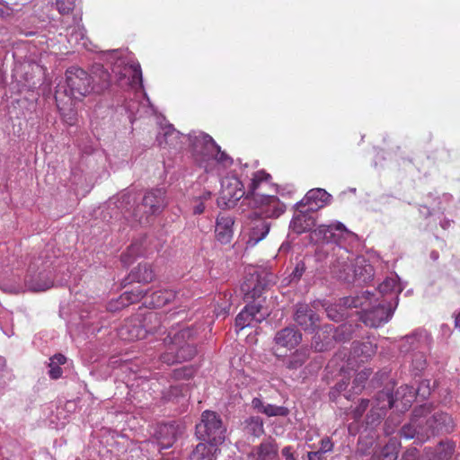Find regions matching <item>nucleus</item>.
Returning a JSON list of instances; mask_svg holds the SVG:
<instances>
[{"label":"nucleus","instance_id":"4468645a","mask_svg":"<svg viewBox=\"0 0 460 460\" xmlns=\"http://www.w3.org/2000/svg\"><path fill=\"white\" fill-rule=\"evenodd\" d=\"M316 232L324 242L337 244L334 253L339 252L340 248H344L343 245L347 241H350L355 237V234L341 222L322 225L317 228Z\"/></svg>","mask_w":460,"mask_h":460},{"label":"nucleus","instance_id":"49530a36","mask_svg":"<svg viewBox=\"0 0 460 460\" xmlns=\"http://www.w3.org/2000/svg\"><path fill=\"white\" fill-rule=\"evenodd\" d=\"M159 433L162 435L165 433L166 435H169L168 438H164L166 441H162L161 443L164 447H169L173 441L175 440V429L173 425H163L160 427Z\"/></svg>","mask_w":460,"mask_h":460},{"label":"nucleus","instance_id":"de8ad7c7","mask_svg":"<svg viewBox=\"0 0 460 460\" xmlns=\"http://www.w3.org/2000/svg\"><path fill=\"white\" fill-rule=\"evenodd\" d=\"M367 378L368 374L365 371H361L356 375L351 387L353 394H358L362 391Z\"/></svg>","mask_w":460,"mask_h":460},{"label":"nucleus","instance_id":"393cba45","mask_svg":"<svg viewBox=\"0 0 460 460\" xmlns=\"http://www.w3.org/2000/svg\"><path fill=\"white\" fill-rule=\"evenodd\" d=\"M353 272L349 276H343L347 283H357L358 285L370 281L374 277L373 266L364 258L357 257L354 259Z\"/></svg>","mask_w":460,"mask_h":460},{"label":"nucleus","instance_id":"c9c22d12","mask_svg":"<svg viewBox=\"0 0 460 460\" xmlns=\"http://www.w3.org/2000/svg\"><path fill=\"white\" fill-rule=\"evenodd\" d=\"M360 325L353 321L346 322L337 327L333 325L335 341L347 342L352 338L358 336V331Z\"/></svg>","mask_w":460,"mask_h":460},{"label":"nucleus","instance_id":"2eb2a0df","mask_svg":"<svg viewBox=\"0 0 460 460\" xmlns=\"http://www.w3.org/2000/svg\"><path fill=\"white\" fill-rule=\"evenodd\" d=\"M368 302L370 303V300L366 294L342 297L338 304L327 307V316L332 321H341L344 317L352 316L349 310L358 309Z\"/></svg>","mask_w":460,"mask_h":460},{"label":"nucleus","instance_id":"79ce46f5","mask_svg":"<svg viewBox=\"0 0 460 460\" xmlns=\"http://www.w3.org/2000/svg\"><path fill=\"white\" fill-rule=\"evenodd\" d=\"M456 450V443L453 440L440 441L434 448L429 460H448Z\"/></svg>","mask_w":460,"mask_h":460},{"label":"nucleus","instance_id":"9d476101","mask_svg":"<svg viewBox=\"0 0 460 460\" xmlns=\"http://www.w3.org/2000/svg\"><path fill=\"white\" fill-rule=\"evenodd\" d=\"M420 393V388L415 389L411 385H402L395 392V394H379L377 400L386 399L387 403L376 408L373 406L370 414L367 415V423L374 424V422L379 421L385 415L387 409H391L395 405V402L401 400L402 404L404 408L411 406L417 394Z\"/></svg>","mask_w":460,"mask_h":460},{"label":"nucleus","instance_id":"b1692460","mask_svg":"<svg viewBox=\"0 0 460 460\" xmlns=\"http://www.w3.org/2000/svg\"><path fill=\"white\" fill-rule=\"evenodd\" d=\"M294 320L305 332H314L316 330L319 316L307 304L299 303L296 305Z\"/></svg>","mask_w":460,"mask_h":460},{"label":"nucleus","instance_id":"dca6fc26","mask_svg":"<svg viewBox=\"0 0 460 460\" xmlns=\"http://www.w3.org/2000/svg\"><path fill=\"white\" fill-rule=\"evenodd\" d=\"M250 202L261 208L264 217H279L286 210V206L275 195L260 194L255 191Z\"/></svg>","mask_w":460,"mask_h":460},{"label":"nucleus","instance_id":"bf43d9fd","mask_svg":"<svg viewBox=\"0 0 460 460\" xmlns=\"http://www.w3.org/2000/svg\"><path fill=\"white\" fill-rule=\"evenodd\" d=\"M49 361L56 365H64L66 362V358L62 354H55L53 357L49 358Z\"/></svg>","mask_w":460,"mask_h":460},{"label":"nucleus","instance_id":"6ab92c4d","mask_svg":"<svg viewBox=\"0 0 460 460\" xmlns=\"http://www.w3.org/2000/svg\"><path fill=\"white\" fill-rule=\"evenodd\" d=\"M118 335L121 340L133 341L146 338V331L141 323V314H138L127 319L118 330Z\"/></svg>","mask_w":460,"mask_h":460},{"label":"nucleus","instance_id":"a19ab883","mask_svg":"<svg viewBox=\"0 0 460 460\" xmlns=\"http://www.w3.org/2000/svg\"><path fill=\"white\" fill-rule=\"evenodd\" d=\"M131 280L138 283H150L155 279V272L147 263H140L129 274Z\"/></svg>","mask_w":460,"mask_h":460},{"label":"nucleus","instance_id":"338daca9","mask_svg":"<svg viewBox=\"0 0 460 460\" xmlns=\"http://www.w3.org/2000/svg\"><path fill=\"white\" fill-rule=\"evenodd\" d=\"M290 249H291L290 243L288 242H285L280 245L279 252L280 253H288L290 251Z\"/></svg>","mask_w":460,"mask_h":460},{"label":"nucleus","instance_id":"ddd939ff","mask_svg":"<svg viewBox=\"0 0 460 460\" xmlns=\"http://www.w3.org/2000/svg\"><path fill=\"white\" fill-rule=\"evenodd\" d=\"M432 342L429 332L425 329L418 328L400 340L398 349L400 354L406 357L419 351H429Z\"/></svg>","mask_w":460,"mask_h":460},{"label":"nucleus","instance_id":"5701e85b","mask_svg":"<svg viewBox=\"0 0 460 460\" xmlns=\"http://www.w3.org/2000/svg\"><path fill=\"white\" fill-rule=\"evenodd\" d=\"M183 140L187 141V135H182L172 124L162 127L156 137V141L161 147L168 146L172 149H181Z\"/></svg>","mask_w":460,"mask_h":460},{"label":"nucleus","instance_id":"473e14b6","mask_svg":"<svg viewBox=\"0 0 460 460\" xmlns=\"http://www.w3.org/2000/svg\"><path fill=\"white\" fill-rule=\"evenodd\" d=\"M427 424L431 434L438 432H451L454 428L453 420L450 415L445 412H437L427 420Z\"/></svg>","mask_w":460,"mask_h":460},{"label":"nucleus","instance_id":"f257e3e1","mask_svg":"<svg viewBox=\"0 0 460 460\" xmlns=\"http://www.w3.org/2000/svg\"><path fill=\"white\" fill-rule=\"evenodd\" d=\"M187 141L193 159L206 172L219 176L233 165L234 159L208 134L192 131L187 135Z\"/></svg>","mask_w":460,"mask_h":460},{"label":"nucleus","instance_id":"4be33fe9","mask_svg":"<svg viewBox=\"0 0 460 460\" xmlns=\"http://www.w3.org/2000/svg\"><path fill=\"white\" fill-rule=\"evenodd\" d=\"M182 311H173L170 313V314L164 317L157 312L150 311L146 313L145 314H141V323L143 327L146 331V335L148 333L155 334L164 332L166 330L165 323L169 318L181 314Z\"/></svg>","mask_w":460,"mask_h":460},{"label":"nucleus","instance_id":"3c124183","mask_svg":"<svg viewBox=\"0 0 460 460\" xmlns=\"http://www.w3.org/2000/svg\"><path fill=\"white\" fill-rule=\"evenodd\" d=\"M369 406L367 399H362L359 404L352 411L351 414L355 420H358Z\"/></svg>","mask_w":460,"mask_h":460},{"label":"nucleus","instance_id":"5fc2aeb1","mask_svg":"<svg viewBox=\"0 0 460 460\" xmlns=\"http://www.w3.org/2000/svg\"><path fill=\"white\" fill-rule=\"evenodd\" d=\"M333 448V443L329 437H325L321 440L320 449L318 452H321V455L324 453L331 452Z\"/></svg>","mask_w":460,"mask_h":460},{"label":"nucleus","instance_id":"774afa93","mask_svg":"<svg viewBox=\"0 0 460 460\" xmlns=\"http://www.w3.org/2000/svg\"><path fill=\"white\" fill-rule=\"evenodd\" d=\"M419 212L424 217H428L431 214L430 209L426 206H420Z\"/></svg>","mask_w":460,"mask_h":460},{"label":"nucleus","instance_id":"9b49d317","mask_svg":"<svg viewBox=\"0 0 460 460\" xmlns=\"http://www.w3.org/2000/svg\"><path fill=\"white\" fill-rule=\"evenodd\" d=\"M166 205L167 199L164 189L150 190L145 194L140 207L134 211L133 217L140 224H146L149 222L150 216L160 214Z\"/></svg>","mask_w":460,"mask_h":460},{"label":"nucleus","instance_id":"6e6552de","mask_svg":"<svg viewBox=\"0 0 460 460\" xmlns=\"http://www.w3.org/2000/svg\"><path fill=\"white\" fill-rule=\"evenodd\" d=\"M110 56L112 73L118 80L119 82L126 80V84L131 86L138 84L143 90V76L139 63L122 57L118 49L111 50Z\"/></svg>","mask_w":460,"mask_h":460},{"label":"nucleus","instance_id":"864d4df0","mask_svg":"<svg viewBox=\"0 0 460 460\" xmlns=\"http://www.w3.org/2000/svg\"><path fill=\"white\" fill-rule=\"evenodd\" d=\"M62 369L59 365L53 364L52 362H49V376L51 379H58L62 376Z\"/></svg>","mask_w":460,"mask_h":460},{"label":"nucleus","instance_id":"f704fd0d","mask_svg":"<svg viewBox=\"0 0 460 460\" xmlns=\"http://www.w3.org/2000/svg\"><path fill=\"white\" fill-rule=\"evenodd\" d=\"M252 407L258 412L263 413L268 417H286L289 413V410L287 407L278 406L270 403L265 404L263 401L258 397L252 399Z\"/></svg>","mask_w":460,"mask_h":460},{"label":"nucleus","instance_id":"58836bf2","mask_svg":"<svg viewBox=\"0 0 460 460\" xmlns=\"http://www.w3.org/2000/svg\"><path fill=\"white\" fill-rule=\"evenodd\" d=\"M231 294L228 292L219 293L214 297V314L217 318H225L229 314L231 302Z\"/></svg>","mask_w":460,"mask_h":460},{"label":"nucleus","instance_id":"680f3d73","mask_svg":"<svg viewBox=\"0 0 460 460\" xmlns=\"http://www.w3.org/2000/svg\"><path fill=\"white\" fill-rule=\"evenodd\" d=\"M197 204L193 207V214L195 215H200L205 210V205L202 201H199V199L196 200Z\"/></svg>","mask_w":460,"mask_h":460},{"label":"nucleus","instance_id":"09e8293b","mask_svg":"<svg viewBox=\"0 0 460 460\" xmlns=\"http://www.w3.org/2000/svg\"><path fill=\"white\" fill-rule=\"evenodd\" d=\"M75 0H56V7L59 13L67 14L75 8Z\"/></svg>","mask_w":460,"mask_h":460},{"label":"nucleus","instance_id":"7ed1b4c3","mask_svg":"<svg viewBox=\"0 0 460 460\" xmlns=\"http://www.w3.org/2000/svg\"><path fill=\"white\" fill-rule=\"evenodd\" d=\"M198 332L190 326L178 324L172 326L164 339L166 351L160 356V360L168 366L192 359L197 354L195 341Z\"/></svg>","mask_w":460,"mask_h":460},{"label":"nucleus","instance_id":"4c0bfd02","mask_svg":"<svg viewBox=\"0 0 460 460\" xmlns=\"http://www.w3.org/2000/svg\"><path fill=\"white\" fill-rule=\"evenodd\" d=\"M218 445L200 442L199 443L190 456V460H215L218 450Z\"/></svg>","mask_w":460,"mask_h":460},{"label":"nucleus","instance_id":"f03ea898","mask_svg":"<svg viewBox=\"0 0 460 460\" xmlns=\"http://www.w3.org/2000/svg\"><path fill=\"white\" fill-rule=\"evenodd\" d=\"M273 281V275L267 272L259 273L254 271L251 273L241 286L242 292L244 294V299H253L248 303L235 318V326L239 330L252 326L264 321L269 315L270 311L265 309L261 302L256 301L263 290Z\"/></svg>","mask_w":460,"mask_h":460},{"label":"nucleus","instance_id":"f8f14e48","mask_svg":"<svg viewBox=\"0 0 460 460\" xmlns=\"http://www.w3.org/2000/svg\"><path fill=\"white\" fill-rule=\"evenodd\" d=\"M139 298H145L144 303L153 307H162L172 301L179 302L181 304L182 303L181 298L180 297V292H175L167 288L152 290L150 293L141 290L137 295L125 293L120 297L122 300V305H125L124 300H128L129 303H134Z\"/></svg>","mask_w":460,"mask_h":460},{"label":"nucleus","instance_id":"7c9ffc66","mask_svg":"<svg viewBox=\"0 0 460 460\" xmlns=\"http://www.w3.org/2000/svg\"><path fill=\"white\" fill-rule=\"evenodd\" d=\"M334 341L333 325L326 324L315 332L311 346L316 351H324L331 349Z\"/></svg>","mask_w":460,"mask_h":460},{"label":"nucleus","instance_id":"72a5a7b5","mask_svg":"<svg viewBox=\"0 0 460 460\" xmlns=\"http://www.w3.org/2000/svg\"><path fill=\"white\" fill-rule=\"evenodd\" d=\"M234 220L231 217L219 216L217 218L215 234L217 240L222 244H227L233 238Z\"/></svg>","mask_w":460,"mask_h":460},{"label":"nucleus","instance_id":"2f4dec72","mask_svg":"<svg viewBox=\"0 0 460 460\" xmlns=\"http://www.w3.org/2000/svg\"><path fill=\"white\" fill-rule=\"evenodd\" d=\"M279 360L282 361L283 366L288 370H297L309 358L310 350L307 348H300L287 357L276 355Z\"/></svg>","mask_w":460,"mask_h":460},{"label":"nucleus","instance_id":"c756f323","mask_svg":"<svg viewBox=\"0 0 460 460\" xmlns=\"http://www.w3.org/2000/svg\"><path fill=\"white\" fill-rule=\"evenodd\" d=\"M102 319L101 312L94 306L85 305L80 314L81 324L87 332H99L102 327V324H101Z\"/></svg>","mask_w":460,"mask_h":460},{"label":"nucleus","instance_id":"4d7b16f0","mask_svg":"<svg viewBox=\"0 0 460 460\" xmlns=\"http://www.w3.org/2000/svg\"><path fill=\"white\" fill-rule=\"evenodd\" d=\"M417 449L410 448L403 453L401 460H417Z\"/></svg>","mask_w":460,"mask_h":460},{"label":"nucleus","instance_id":"20e7f679","mask_svg":"<svg viewBox=\"0 0 460 460\" xmlns=\"http://www.w3.org/2000/svg\"><path fill=\"white\" fill-rule=\"evenodd\" d=\"M252 175L246 190L243 181L234 174L222 178L220 196L217 199L218 206L227 208H233L242 198L251 201L254 192L261 185L267 184L271 178L270 174L264 171L254 172Z\"/></svg>","mask_w":460,"mask_h":460},{"label":"nucleus","instance_id":"c85d7f7f","mask_svg":"<svg viewBox=\"0 0 460 460\" xmlns=\"http://www.w3.org/2000/svg\"><path fill=\"white\" fill-rule=\"evenodd\" d=\"M302 341V333L295 326H288L278 331L274 336L275 344L292 349Z\"/></svg>","mask_w":460,"mask_h":460},{"label":"nucleus","instance_id":"e2e57ef3","mask_svg":"<svg viewBox=\"0 0 460 460\" xmlns=\"http://www.w3.org/2000/svg\"><path fill=\"white\" fill-rule=\"evenodd\" d=\"M348 385L349 381L342 379L334 385V388L341 394L342 392L346 391Z\"/></svg>","mask_w":460,"mask_h":460},{"label":"nucleus","instance_id":"aec40b11","mask_svg":"<svg viewBox=\"0 0 460 460\" xmlns=\"http://www.w3.org/2000/svg\"><path fill=\"white\" fill-rule=\"evenodd\" d=\"M149 243V238L146 235L134 240L120 256L123 265L129 266L137 258L153 253V249L148 246Z\"/></svg>","mask_w":460,"mask_h":460},{"label":"nucleus","instance_id":"052dcab7","mask_svg":"<svg viewBox=\"0 0 460 460\" xmlns=\"http://www.w3.org/2000/svg\"><path fill=\"white\" fill-rule=\"evenodd\" d=\"M84 37V31L83 28H77L74 32L71 33L69 41L75 39V41L83 40Z\"/></svg>","mask_w":460,"mask_h":460},{"label":"nucleus","instance_id":"bb28decb","mask_svg":"<svg viewBox=\"0 0 460 460\" xmlns=\"http://www.w3.org/2000/svg\"><path fill=\"white\" fill-rule=\"evenodd\" d=\"M250 456L254 457V460H280L279 445L271 437L263 439L260 445L254 447Z\"/></svg>","mask_w":460,"mask_h":460},{"label":"nucleus","instance_id":"1a4fd4ad","mask_svg":"<svg viewBox=\"0 0 460 460\" xmlns=\"http://www.w3.org/2000/svg\"><path fill=\"white\" fill-rule=\"evenodd\" d=\"M226 429L220 416L212 411H204L196 425V436L199 440L220 445L225 441Z\"/></svg>","mask_w":460,"mask_h":460},{"label":"nucleus","instance_id":"6e6d98bb","mask_svg":"<svg viewBox=\"0 0 460 460\" xmlns=\"http://www.w3.org/2000/svg\"><path fill=\"white\" fill-rule=\"evenodd\" d=\"M31 2V0H22V1H18V0H15L13 2H12L11 4H9L8 2L4 1V0H0V4L1 5H4V6H6L8 9L12 10L11 8V5H21V6H25L26 4H28L29 3Z\"/></svg>","mask_w":460,"mask_h":460},{"label":"nucleus","instance_id":"0eeeda50","mask_svg":"<svg viewBox=\"0 0 460 460\" xmlns=\"http://www.w3.org/2000/svg\"><path fill=\"white\" fill-rule=\"evenodd\" d=\"M54 261L48 256L47 252L30 263L29 274L25 285L31 291H45L53 286L52 274L49 269Z\"/></svg>","mask_w":460,"mask_h":460},{"label":"nucleus","instance_id":"13d9d810","mask_svg":"<svg viewBox=\"0 0 460 460\" xmlns=\"http://www.w3.org/2000/svg\"><path fill=\"white\" fill-rule=\"evenodd\" d=\"M281 454L285 460H296V457L294 456V451L293 447L291 446H287L282 448Z\"/></svg>","mask_w":460,"mask_h":460},{"label":"nucleus","instance_id":"a18cd8bd","mask_svg":"<svg viewBox=\"0 0 460 460\" xmlns=\"http://www.w3.org/2000/svg\"><path fill=\"white\" fill-rule=\"evenodd\" d=\"M383 460H395L398 456V447L396 442H389L381 452Z\"/></svg>","mask_w":460,"mask_h":460},{"label":"nucleus","instance_id":"c03bdc74","mask_svg":"<svg viewBox=\"0 0 460 460\" xmlns=\"http://www.w3.org/2000/svg\"><path fill=\"white\" fill-rule=\"evenodd\" d=\"M188 388L183 385H171L167 390L163 392V398L165 401L178 400L181 396H185Z\"/></svg>","mask_w":460,"mask_h":460},{"label":"nucleus","instance_id":"8fccbe9b","mask_svg":"<svg viewBox=\"0 0 460 460\" xmlns=\"http://www.w3.org/2000/svg\"><path fill=\"white\" fill-rule=\"evenodd\" d=\"M401 437L406 439L413 438L417 434V425L415 421L402 426L400 431Z\"/></svg>","mask_w":460,"mask_h":460},{"label":"nucleus","instance_id":"37998d69","mask_svg":"<svg viewBox=\"0 0 460 460\" xmlns=\"http://www.w3.org/2000/svg\"><path fill=\"white\" fill-rule=\"evenodd\" d=\"M427 352L428 351H419L405 357L411 363V371L413 375H420L427 367Z\"/></svg>","mask_w":460,"mask_h":460},{"label":"nucleus","instance_id":"ea45409f","mask_svg":"<svg viewBox=\"0 0 460 460\" xmlns=\"http://www.w3.org/2000/svg\"><path fill=\"white\" fill-rule=\"evenodd\" d=\"M245 434L254 438H260L264 433V422L260 416H250L243 422Z\"/></svg>","mask_w":460,"mask_h":460},{"label":"nucleus","instance_id":"0e129e2a","mask_svg":"<svg viewBox=\"0 0 460 460\" xmlns=\"http://www.w3.org/2000/svg\"><path fill=\"white\" fill-rule=\"evenodd\" d=\"M308 460H322L321 452L313 451L307 454Z\"/></svg>","mask_w":460,"mask_h":460},{"label":"nucleus","instance_id":"cd10ccee","mask_svg":"<svg viewBox=\"0 0 460 460\" xmlns=\"http://www.w3.org/2000/svg\"><path fill=\"white\" fill-rule=\"evenodd\" d=\"M271 224L261 217H257L251 221L246 244L249 247L255 246L263 240L270 232Z\"/></svg>","mask_w":460,"mask_h":460},{"label":"nucleus","instance_id":"412c9836","mask_svg":"<svg viewBox=\"0 0 460 460\" xmlns=\"http://www.w3.org/2000/svg\"><path fill=\"white\" fill-rule=\"evenodd\" d=\"M334 254L336 258L332 262L331 272L333 277L347 283V279L343 276H349L353 272L354 259H350L349 252L345 248H340L339 252Z\"/></svg>","mask_w":460,"mask_h":460},{"label":"nucleus","instance_id":"39448f33","mask_svg":"<svg viewBox=\"0 0 460 460\" xmlns=\"http://www.w3.org/2000/svg\"><path fill=\"white\" fill-rule=\"evenodd\" d=\"M99 81L95 80L85 70L72 66L66 71V95L75 99H81L92 92L102 93L111 85L110 73L100 67L97 69Z\"/></svg>","mask_w":460,"mask_h":460},{"label":"nucleus","instance_id":"69168bd1","mask_svg":"<svg viewBox=\"0 0 460 460\" xmlns=\"http://www.w3.org/2000/svg\"><path fill=\"white\" fill-rule=\"evenodd\" d=\"M340 394H341V393H340V392H338V391L334 388V386H333V387H332V389H331V390H330V392H329V398H330V400H331V401H333V402H334V401H336V400H337V398L340 396Z\"/></svg>","mask_w":460,"mask_h":460},{"label":"nucleus","instance_id":"e433bc0d","mask_svg":"<svg viewBox=\"0 0 460 460\" xmlns=\"http://www.w3.org/2000/svg\"><path fill=\"white\" fill-rule=\"evenodd\" d=\"M352 355L358 358L361 362L371 358L376 352L377 344L372 341H354L352 343Z\"/></svg>","mask_w":460,"mask_h":460},{"label":"nucleus","instance_id":"f3484780","mask_svg":"<svg viewBox=\"0 0 460 460\" xmlns=\"http://www.w3.org/2000/svg\"><path fill=\"white\" fill-rule=\"evenodd\" d=\"M399 277L396 274H393L384 279L377 288V293L374 294V298H379V301L387 303H394L398 305L399 294L402 291L403 287L398 281Z\"/></svg>","mask_w":460,"mask_h":460},{"label":"nucleus","instance_id":"a878e982","mask_svg":"<svg viewBox=\"0 0 460 460\" xmlns=\"http://www.w3.org/2000/svg\"><path fill=\"white\" fill-rule=\"evenodd\" d=\"M295 208L296 212L290 221L289 229L297 234L311 231L315 226L313 212L305 208Z\"/></svg>","mask_w":460,"mask_h":460},{"label":"nucleus","instance_id":"a211bd4d","mask_svg":"<svg viewBox=\"0 0 460 460\" xmlns=\"http://www.w3.org/2000/svg\"><path fill=\"white\" fill-rule=\"evenodd\" d=\"M332 197L324 189H312L295 204V208H305L313 213L331 203Z\"/></svg>","mask_w":460,"mask_h":460},{"label":"nucleus","instance_id":"423d86ee","mask_svg":"<svg viewBox=\"0 0 460 460\" xmlns=\"http://www.w3.org/2000/svg\"><path fill=\"white\" fill-rule=\"evenodd\" d=\"M366 294L370 300V303H366L358 308L361 311H356L357 318L363 323L366 326L372 328H378L381 325L388 323L396 309V305L391 303H384L379 301V298H374V294L369 291H362L358 295Z\"/></svg>","mask_w":460,"mask_h":460},{"label":"nucleus","instance_id":"603ef678","mask_svg":"<svg viewBox=\"0 0 460 460\" xmlns=\"http://www.w3.org/2000/svg\"><path fill=\"white\" fill-rule=\"evenodd\" d=\"M305 262L304 261H298L296 264V266H295V268H294V270H293V271H292V273L290 275L291 280L292 281H298L301 279V277L303 276V274L305 273Z\"/></svg>","mask_w":460,"mask_h":460}]
</instances>
